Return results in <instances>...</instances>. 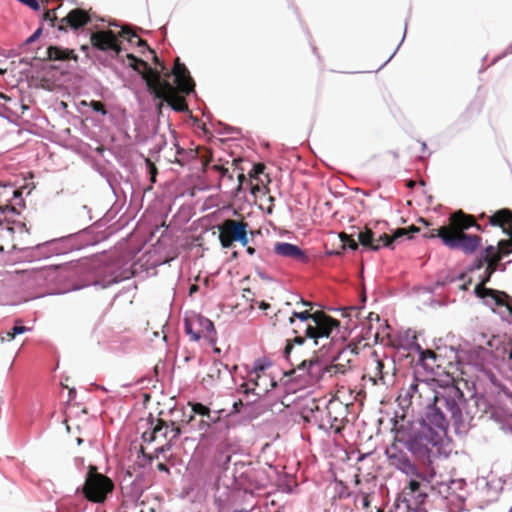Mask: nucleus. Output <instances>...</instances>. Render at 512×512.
<instances>
[{
  "label": "nucleus",
  "instance_id": "f257e3e1",
  "mask_svg": "<svg viewBox=\"0 0 512 512\" xmlns=\"http://www.w3.org/2000/svg\"><path fill=\"white\" fill-rule=\"evenodd\" d=\"M126 58L129 61V67L142 76L148 91L155 98L164 100L177 112H185L188 110L185 97L180 95L179 92L186 95L190 94L194 90L195 83L190 76L189 70L184 63L180 62L179 58H176L172 70L176 86L162 79L158 70L151 68L146 61L137 58L134 54L128 53Z\"/></svg>",
  "mask_w": 512,
  "mask_h": 512
},
{
  "label": "nucleus",
  "instance_id": "f03ea898",
  "mask_svg": "<svg viewBox=\"0 0 512 512\" xmlns=\"http://www.w3.org/2000/svg\"><path fill=\"white\" fill-rule=\"evenodd\" d=\"M392 431L396 432V441L406 446L432 480L436 475L433 449L442 443L445 432L429 422L420 423L419 428L414 429L411 425L399 424L396 419L393 422Z\"/></svg>",
  "mask_w": 512,
  "mask_h": 512
},
{
  "label": "nucleus",
  "instance_id": "7ed1b4c3",
  "mask_svg": "<svg viewBox=\"0 0 512 512\" xmlns=\"http://www.w3.org/2000/svg\"><path fill=\"white\" fill-rule=\"evenodd\" d=\"M471 227L482 231L481 225L476 222L474 216L458 210L448 218V224L437 229H431L423 234L424 238H439L443 245L452 250H461L463 253L473 254L481 244V237L465 233Z\"/></svg>",
  "mask_w": 512,
  "mask_h": 512
},
{
  "label": "nucleus",
  "instance_id": "20e7f679",
  "mask_svg": "<svg viewBox=\"0 0 512 512\" xmlns=\"http://www.w3.org/2000/svg\"><path fill=\"white\" fill-rule=\"evenodd\" d=\"M458 396L462 397L459 390H448L441 393L434 390L430 398L433 407L427 415L428 422L440 431L445 432L448 426V418L455 422L461 421L462 411L456 400Z\"/></svg>",
  "mask_w": 512,
  "mask_h": 512
},
{
  "label": "nucleus",
  "instance_id": "39448f33",
  "mask_svg": "<svg viewBox=\"0 0 512 512\" xmlns=\"http://www.w3.org/2000/svg\"><path fill=\"white\" fill-rule=\"evenodd\" d=\"M142 422L138 429L144 428L141 434L143 442L151 444L163 440L165 443L161 446L162 451L165 446L169 447L181 434V428L175 422L169 424L162 418L154 417L152 414H149Z\"/></svg>",
  "mask_w": 512,
  "mask_h": 512
},
{
  "label": "nucleus",
  "instance_id": "423d86ee",
  "mask_svg": "<svg viewBox=\"0 0 512 512\" xmlns=\"http://www.w3.org/2000/svg\"><path fill=\"white\" fill-rule=\"evenodd\" d=\"M113 490V481L108 476L99 473L96 466L89 465L82 487L84 497L93 503H104L108 494H111Z\"/></svg>",
  "mask_w": 512,
  "mask_h": 512
},
{
  "label": "nucleus",
  "instance_id": "0eeeda50",
  "mask_svg": "<svg viewBox=\"0 0 512 512\" xmlns=\"http://www.w3.org/2000/svg\"><path fill=\"white\" fill-rule=\"evenodd\" d=\"M399 441H396V434L394 435L393 442L386 448L385 455L390 466L401 471L409 477H416L427 483L431 482L427 473L423 468H419L411 461L407 453L399 447Z\"/></svg>",
  "mask_w": 512,
  "mask_h": 512
},
{
  "label": "nucleus",
  "instance_id": "6e6552de",
  "mask_svg": "<svg viewBox=\"0 0 512 512\" xmlns=\"http://www.w3.org/2000/svg\"><path fill=\"white\" fill-rule=\"evenodd\" d=\"M366 371L373 384L388 385L394 379L396 366L393 359L373 350L370 352Z\"/></svg>",
  "mask_w": 512,
  "mask_h": 512
},
{
  "label": "nucleus",
  "instance_id": "1a4fd4ad",
  "mask_svg": "<svg viewBox=\"0 0 512 512\" xmlns=\"http://www.w3.org/2000/svg\"><path fill=\"white\" fill-rule=\"evenodd\" d=\"M301 416L308 423H314L320 428L333 429L335 433H340L343 429L342 425L337 424V417H331V404L327 405L325 409L319 406V400L309 399L306 400L301 406Z\"/></svg>",
  "mask_w": 512,
  "mask_h": 512
},
{
  "label": "nucleus",
  "instance_id": "9d476101",
  "mask_svg": "<svg viewBox=\"0 0 512 512\" xmlns=\"http://www.w3.org/2000/svg\"><path fill=\"white\" fill-rule=\"evenodd\" d=\"M306 322L318 329V335L325 336L328 339L335 328L339 327V321L325 314L323 311L312 313L310 310L294 311L289 318V323L295 321Z\"/></svg>",
  "mask_w": 512,
  "mask_h": 512
},
{
  "label": "nucleus",
  "instance_id": "9b49d317",
  "mask_svg": "<svg viewBox=\"0 0 512 512\" xmlns=\"http://www.w3.org/2000/svg\"><path fill=\"white\" fill-rule=\"evenodd\" d=\"M248 222L235 219H226L219 226V241L223 248H230L234 242L241 245L248 244Z\"/></svg>",
  "mask_w": 512,
  "mask_h": 512
},
{
  "label": "nucleus",
  "instance_id": "f8f14e48",
  "mask_svg": "<svg viewBox=\"0 0 512 512\" xmlns=\"http://www.w3.org/2000/svg\"><path fill=\"white\" fill-rule=\"evenodd\" d=\"M434 389L423 380L414 377L407 387H403L398 397L401 405H410L416 402L418 405L430 406V398Z\"/></svg>",
  "mask_w": 512,
  "mask_h": 512
},
{
  "label": "nucleus",
  "instance_id": "ddd939ff",
  "mask_svg": "<svg viewBox=\"0 0 512 512\" xmlns=\"http://www.w3.org/2000/svg\"><path fill=\"white\" fill-rule=\"evenodd\" d=\"M419 478L412 477L408 485L402 491L401 504H398L397 509L403 508L406 512H427L424 507L425 501L428 497L427 493L421 489Z\"/></svg>",
  "mask_w": 512,
  "mask_h": 512
},
{
  "label": "nucleus",
  "instance_id": "4468645a",
  "mask_svg": "<svg viewBox=\"0 0 512 512\" xmlns=\"http://www.w3.org/2000/svg\"><path fill=\"white\" fill-rule=\"evenodd\" d=\"M358 355V345L355 343H349L335 356H333L332 361L329 364L328 372H332V376L334 377L347 374L356 366Z\"/></svg>",
  "mask_w": 512,
  "mask_h": 512
},
{
  "label": "nucleus",
  "instance_id": "2eb2a0df",
  "mask_svg": "<svg viewBox=\"0 0 512 512\" xmlns=\"http://www.w3.org/2000/svg\"><path fill=\"white\" fill-rule=\"evenodd\" d=\"M276 386V381L266 371L264 365H259L249 373V379L241 387L244 388V393H254L257 396H261L269 392Z\"/></svg>",
  "mask_w": 512,
  "mask_h": 512
},
{
  "label": "nucleus",
  "instance_id": "dca6fc26",
  "mask_svg": "<svg viewBox=\"0 0 512 512\" xmlns=\"http://www.w3.org/2000/svg\"><path fill=\"white\" fill-rule=\"evenodd\" d=\"M292 326V332L295 337L292 340H288L284 349V356L288 361H291V352L293 350L294 343L303 344L306 338L314 339L315 344H318V340L325 338V336L318 335V329L314 328L312 324L306 322L295 321Z\"/></svg>",
  "mask_w": 512,
  "mask_h": 512
},
{
  "label": "nucleus",
  "instance_id": "f3484780",
  "mask_svg": "<svg viewBox=\"0 0 512 512\" xmlns=\"http://www.w3.org/2000/svg\"><path fill=\"white\" fill-rule=\"evenodd\" d=\"M293 366H295L298 370L304 371L307 373L309 377L310 383H316L320 380H326L328 378H332V372H328L329 364H324L317 357H312L309 360H302L293 362L290 361Z\"/></svg>",
  "mask_w": 512,
  "mask_h": 512
},
{
  "label": "nucleus",
  "instance_id": "a211bd4d",
  "mask_svg": "<svg viewBox=\"0 0 512 512\" xmlns=\"http://www.w3.org/2000/svg\"><path fill=\"white\" fill-rule=\"evenodd\" d=\"M91 44L98 50L109 51L112 50L116 56L122 51L121 43L117 40L112 30L97 31L91 34Z\"/></svg>",
  "mask_w": 512,
  "mask_h": 512
},
{
  "label": "nucleus",
  "instance_id": "6ab92c4d",
  "mask_svg": "<svg viewBox=\"0 0 512 512\" xmlns=\"http://www.w3.org/2000/svg\"><path fill=\"white\" fill-rule=\"evenodd\" d=\"M90 21L91 18L87 11L75 8L60 20L58 30L67 31V27L78 30L87 25Z\"/></svg>",
  "mask_w": 512,
  "mask_h": 512
},
{
  "label": "nucleus",
  "instance_id": "aec40b11",
  "mask_svg": "<svg viewBox=\"0 0 512 512\" xmlns=\"http://www.w3.org/2000/svg\"><path fill=\"white\" fill-rule=\"evenodd\" d=\"M481 281L475 287V294L479 298H492L496 305L498 306H506L509 313L512 315V298H510L505 292H500L494 289L486 288L485 284L487 282H483V277L480 276Z\"/></svg>",
  "mask_w": 512,
  "mask_h": 512
},
{
  "label": "nucleus",
  "instance_id": "412c9836",
  "mask_svg": "<svg viewBox=\"0 0 512 512\" xmlns=\"http://www.w3.org/2000/svg\"><path fill=\"white\" fill-rule=\"evenodd\" d=\"M197 322L200 328L196 332L193 331L192 324L186 325L187 332L191 335L192 339L199 340L204 338L211 344L215 343L216 331L213 322L203 317H200Z\"/></svg>",
  "mask_w": 512,
  "mask_h": 512
},
{
  "label": "nucleus",
  "instance_id": "4be33fe9",
  "mask_svg": "<svg viewBox=\"0 0 512 512\" xmlns=\"http://www.w3.org/2000/svg\"><path fill=\"white\" fill-rule=\"evenodd\" d=\"M274 252L278 256L293 259L302 263L308 261L306 253L297 245L287 242H276L274 245Z\"/></svg>",
  "mask_w": 512,
  "mask_h": 512
},
{
  "label": "nucleus",
  "instance_id": "5701e85b",
  "mask_svg": "<svg viewBox=\"0 0 512 512\" xmlns=\"http://www.w3.org/2000/svg\"><path fill=\"white\" fill-rule=\"evenodd\" d=\"M223 373L229 374L227 365H224L220 361H214L205 375L202 376L201 384L205 388L212 387L221 379Z\"/></svg>",
  "mask_w": 512,
  "mask_h": 512
},
{
  "label": "nucleus",
  "instance_id": "b1692460",
  "mask_svg": "<svg viewBox=\"0 0 512 512\" xmlns=\"http://www.w3.org/2000/svg\"><path fill=\"white\" fill-rule=\"evenodd\" d=\"M384 236H388L387 234H382L378 238H375L374 232L365 227L363 231L358 232V243H360L364 248L371 249L373 251L378 250L380 247L384 246L385 242Z\"/></svg>",
  "mask_w": 512,
  "mask_h": 512
},
{
  "label": "nucleus",
  "instance_id": "393cba45",
  "mask_svg": "<svg viewBox=\"0 0 512 512\" xmlns=\"http://www.w3.org/2000/svg\"><path fill=\"white\" fill-rule=\"evenodd\" d=\"M501 255L494 246L485 249L486 267L482 275L483 282H489L492 274L497 270Z\"/></svg>",
  "mask_w": 512,
  "mask_h": 512
},
{
  "label": "nucleus",
  "instance_id": "a878e982",
  "mask_svg": "<svg viewBox=\"0 0 512 512\" xmlns=\"http://www.w3.org/2000/svg\"><path fill=\"white\" fill-rule=\"evenodd\" d=\"M49 61H66V60H78V55L73 49L62 48L60 46H49L47 48V56L45 58Z\"/></svg>",
  "mask_w": 512,
  "mask_h": 512
},
{
  "label": "nucleus",
  "instance_id": "bb28decb",
  "mask_svg": "<svg viewBox=\"0 0 512 512\" xmlns=\"http://www.w3.org/2000/svg\"><path fill=\"white\" fill-rule=\"evenodd\" d=\"M489 224L500 228L512 227V211L507 208L498 210L489 217Z\"/></svg>",
  "mask_w": 512,
  "mask_h": 512
},
{
  "label": "nucleus",
  "instance_id": "cd10ccee",
  "mask_svg": "<svg viewBox=\"0 0 512 512\" xmlns=\"http://www.w3.org/2000/svg\"><path fill=\"white\" fill-rule=\"evenodd\" d=\"M420 231L419 227L415 225H411L408 228H398L395 232L390 236H384L385 242L383 243L384 247H391L394 241L404 236H408V238H412V235L418 233Z\"/></svg>",
  "mask_w": 512,
  "mask_h": 512
},
{
  "label": "nucleus",
  "instance_id": "c85d7f7f",
  "mask_svg": "<svg viewBox=\"0 0 512 512\" xmlns=\"http://www.w3.org/2000/svg\"><path fill=\"white\" fill-rule=\"evenodd\" d=\"M119 35L125 39H127L130 43L134 42V39H136V45L140 48H144L147 50H151L148 46L147 42L140 38L129 26L122 27Z\"/></svg>",
  "mask_w": 512,
  "mask_h": 512
},
{
  "label": "nucleus",
  "instance_id": "c756f323",
  "mask_svg": "<svg viewBox=\"0 0 512 512\" xmlns=\"http://www.w3.org/2000/svg\"><path fill=\"white\" fill-rule=\"evenodd\" d=\"M503 232L507 233L509 235V239L507 240H501L498 243V253L501 255H507L512 252V227L506 226L505 228H502Z\"/></svg>",
  "mask_w": 512,
  "mask_h": 512
},
{
  "label": "nucleus",
  "instance_id": "7c9ffc66",
  "mask_svg": "<svg viewBox=\"0 0 512 512\" xmlns=\"http://www.w3.org/2000/svg\"><path fill=\"white\" fill-rule=\"evenodd\" d=\"M340 239L344 246H348L352 250L358 248V242L354 239V234L340 233Z\"/></svg>",
  "mask_w": 512,
  "mask_h": 512
},
{
  "label": "nucleus",
  "instance_id": "2f4dec72",
  "mask_svg": "<svg viewBox=\"0 0 512 512\" xmlns=\"http://www.w3.org/2000/svg\"><path fill=\"white\" fill-rule=\"evenodd\" d=\"M192 411L195 414L201 415L203 417H210V409L209 407L203 405L202 403H189Z\"/></svg>",
  "mask_w": 512,
  "mask_h": 512
},
{
  "label": "nucleus",
  "instance_id": "473e14b6",
  "mask_svg": "<svg viewBox=\"0 0 512 512\" xmlns=\"http://www.w3.org/2000/svg\"><path fill=\"white\" fill-rule=\"evenodd\" d=\"M356 506L360 505L363 509H368L370 507V496L367 493H361L355 498Z\"/></svg>",
  "mask_w": 512,
  "mask_h": 512
},
{
  "label": "nucleus",
  "instance_id": "72a5a7b5",
  "mask_svg": "<svg viewBox=\"0 0 512 512\" xmlns=\"http://www.w3.org/2000/svg\"><path fill=\"white\" fill-rule=\"evenodd\" d=\"M220 417L217 415H212L210 412V417H206V420H202L200 422V430L203 432H207L208 428L210 427L211 423H217L219 422Z\"/></svg>",
  "mask_w": 512,
  "mask_h": 512
},
{
  "label": "nucleus",
  "instance_id": "f704fd0d",
  "mask_svg": "<svg viewBox=\"0 0 512 512\" xmlns=\"http://www.w3.org/2000/svg\"><path fill=\"white\" fill-rule=\"evenodd\" d=\"M266 166L263 163H256L250 172V177L253 179H259V176L264 173Z\"/></svg>",
  "mask_w": 512,
  "mask_h": 512
},
{
  "label": "nucleus",
  "instance_id": "c9c22d12",
  "mask_svg": "<svg viewBox=\"0 0 512 512\" xmlns=\"http://www.w3.org/2000/svg\"><path fill=\"white\" fill-rule=\"evenodd\" d=\"M22 321L20 319H17L15 321V326L10 330L11 333L16 337L18 334H23L30 330V328L21 325Z\"/></svg>",
  "mask_w": 512,
  "mask_h": 512
},
{
  "label": "nucleus",
  "instance_id": "e433bc0d",
  "mask_svg": "<svg viewBox=\"0 0 512 512\" xmlns=\"http://www.w3.org/2000/svg\"><path fill=\"white\" fill-rule=\"evenodd\" d=\"M89 106L95 111V112H99L101 113L102 115H106L107 114V110L105 108V105L100 102V101H96V100H92L90 103H89Z\"/></svg>",
  "mask_w": 512,
  "mask_h": 512
},
{
  "label": "nucleus",
  "instance_id": "4c0bfd02",
  "mask_svg": "<svg viewBox=\"0 0 512 512\" xmlns=\"http://www.w3.org/2000/svg\"><path fill=\"white\" fill-rule=\"evenodd\" d=\"M484 264H486V260H485V252L483 253L482 256L476 258L470 268L471 271H474V270H480L481 268H483Z\"/></svg>",
  "mask_w": 512,
  "mask_h": 512
},
{
  "label": "nucleus",
  "instance_id": "58836bf2",
  "mask_svg": "<svg viewBox=\"0 0 512 512\" xmlns=\"http://www.w3.org/2000/svg\"><path fill=\"white\" fill-rule=\"evenodd\" d=\"M43 19L45 21H49L51 26H55V22L57 21V16L55 14V10H47L44 15H43Z\"/></svg>",
  "mask_w": 512,
  "mask_h": 512
},
{
  "label": "nucleus",
  "instance_id": "ea45409f",
  "mask_svg": "<svg viewBox=\"0 0 512 512\" xmlns=\"http://www.w3.org/2000/svg\"><path fill=\"white\" fill-rule=\"evenodd\" d=\"M212 169L216 172H219L221 177L228 176L229 179H232V175L229 174L228 168L221 166V165H213Z\"/></svg>",
  "mask_w": 512,
  "mask_h": 512
},
{
  "label": "nucleus",
  "instance_id": "a19ab883",
  "mask_svg": "<svg viewBox=\"0 0 512 512\" xmlns=\"http://www.w3.org/2000/svg\"><path fill=\"white\" fill-rule=\"evenodd\" d=\"M147 164L149 165V173H150V178H151L150 180H151V182L155 183L156 175H157V168L149 159H147Z\"/></svg>",
  "mask_w": 512,
  "mask_h": 512
},
{
  "label": "nucleus",
  "instance_id": "79ce46f5",
  "mask_svg": "<svg viewBox=\"0 0 512 512\" xmlns=\"http://www.w3.org/2000/svg\"><path fill=\"white\" fill-rule=\"evenodd\" d=\"M42 33V28H38L30 37H28L25 41L26 44H31L36 41Z\"/></svg>",
  "mask_w": 512,
  "mask_h": 512
},
{
  "label": "nucleus",
  "instance_id": "37998d69",
  "mask_svg": "<svg viewBox=\"0 0 512 512\" xmlns=\"http://www.w3.org/2000/svg\"><path fill=\"white\" fill-rule=\"evenodd\" d=\"M297 304H302L305 307H309L308 310H310V311L312 310L313 304L311 302H309V301H306V300L302 299V298H300V300L297 302Z\"/></svg>",
  "mask_w": 512,
  "mask_h": 512
},
{
  "label": "nucleus",
  "instance_id": "c03bdc74",
  "mask_svg": "<svg viewBox=\"0 0 512 512\" xmlns=\"http://www.w3.org/2000/svg\"><path fill=\"white\" fill-rule=\"evenodd\" d=\"M15 336L11 333V331L6 332L5 336L1 338L2 341H12Z\"/></svg>",
  "mask_w": 512,
  "mask_h": 512
},
{
  "label": "nucleus",
  "instance_id": "a18cd8bd",
  "mask_svg": "<svg viewBox=\"0 0 512 512\" xmlns=\"http://www.w3.org/2000/svg\"><path fill=\"white\" fill-rule=\"evenodd\" d=\"M245 180H246L245 175H244L243 173H240V174L238 175V182H239V184H238V190H240V189H241V187H242V185H243V183H244V181H245Z\"/></svg>",
  "mask_w": 512,
  "mask_h": 512
},
{
  "label": "nucleus",
  "instance_id": "49530a36",
  "mask_svg": "<svg viewBox=\"0 0 512 512\" xmlns=\"http://www.w3.org/2000/svg\"><path fill=\"white\" fill-rule=\"evenodd\" d=\"M150 52L153 54V60L156 64L160 65L162 68H164V65L163 63L159 60L158 56L156 55V53L151 49Z\"/></svg>",
  "mask_w": 512,
  "mask_h": 512
},
{
  "label": "nucleus",
  "instance_id": "de8ad7c7",
  "mask_svg": "<svg viewBox=\"0 0 512 512\" xmlns=\"http://www.w3.org/2000/svg\"><path fill=\"white\" fill-rule=\"evenodd\" d=\"M423 357H424V358H426V357L435 358V357H436V354H435V352H433L432 350H426V351L423 353Z\"/></svg>",
  "mask_w": 512,
  "mask_h": 512
},
{
  "label": "nucleus",
  "instance_id": "09e8293b",
  "mask_svg": "<svg viewBox=\"0 0 512 512\" xmlns=\"http://www.w3.org/2000/svg\"><path fill=\"white\" fill-rule=\"evenodd\" d=\"M260 190H261V189H260L259 184H255V185H253V186L251 187V193H252L253 195H256L258 192H260Z\"/></svg>",
  "mask_w": 512,
  "mask_h": 512
},
{
  "label": "nucleus",
  "instance_id": "8fccbe9b",
  "mask_svg": "<svg viewBox=\"0 0 512 512\" xmlns=\"http://www.w3.org/2000/svg\"><path fill=\"white\" fill-rule=\"evenodd\" d=\"M243 406V403L241 400L234 403L233 407L236 412H240V407Z\"/></svg>",
  "mask_w": 512,
  "mask_h": 512
},
{
  "label": "nucleus",
  "instance_id": "3c124183",
  "mask_svg": "<svg viewBox=\"0 0 512 512\" xmlns=\"http://www.w3.org/2000/svg\"><path fill=\"white\" fill-rule=\"evenodd\" d=\"M198 289L199 288H198V286L196 284L191 285L190 288H189V294L190 295L194 294L195 292L198 291Z\"/></svg>",
  "mask_w": 512,
  "mask_h": 512
},
{
  "label": "nucleus",
  "instance_id": "603ef678",
  "mask_svg": "<svg viewBox=\"0 0 512 512\" xmlns=\"http://www.w3.org/2000/svg\"><path fill=\"white\" fill-rule=\"evenodd\" d=\"M161 101L156 105L157 107V110H158V113L160 114L161 111H162V107H163V102H165L164 100L160 99Z\"/></svg>",
  "mask_w": 512,
  "mask_h": 512
},
{
  "label": "nucleus",
  "instance_id": "864d4df0",
  "mask_svg": "<svg viewBox=\"0 0 512 512\" xmlns=\"http://www.w3.org/2000/svg\"><path fill=\"white\" fill-rule=\"evenodd\" d=\"M246 251L249 255H253L255 253V249L251 246H248Z\"/></svg>",
  "mask_w": 512,
  "mask_h": 512
},
{
  "label": "nucleus",
  "instance_id": "5fc2aeb1",
  "mask_svg": "<svg viewBox=\"0 0 512 512\" xmlns=\"http://www.w3.org/2000/svg\"><path fill=\"white\" fill-rule=\"evenodd\" d=\"M158 469L161 470V471H167L168 470L166 465L162 464V463L158 464Z\"/></svg>",
  "mask_w": 512,
  "mask_h": 512
},
{
  "label": "nucleus",
  "instance_id": "6e6d98bb",
  "mask_svg": "<svg viewBox=\"0 0 512 512\" xmlns=\"http://www.w3.org/2000/svg\"><path fill=\"white\" fill-rule=\"evenodd\" d=\"M269 306H270V305H269V304H267V303H265V302H262V303L260 304V308H261L262 310H266Z\"/></svg>",
  "mask_w": 512,
  "mask_h": 512
},
{
  "label": "nucleus",
  "instance_id": "4d7b16f0",
  "mask_svg": "<svg viewBox=\"0 0 512 512\" xmlns=\"http://www.w3.org/2000/svg\"><path fill=\"white\" fill-rule=\"evenodd\" d=\"M7 72V69L0 68V75H4Z\"/></svg>",
  "mask_w": 512,
  "mask_h": 512
},
{
  "label": "nucleus",
  "instance_id": "13d9d810",
  "mask_svg": "<svg viewBox=\"0 0 512 512\" xmlns=\"http://www.w3.org/2000/svg\"><path fill=\"white\" fill-rule=\"evenodd\" d=\"M419 221L424 223L425 225H428V222L425 219H423V218H420Z\"/></svg>",
  "mask_w": 512,
  "mask_h": 512
},
{
  "label": "nucleus",
  "instance_id": "bf43d9fd",
  "mask_svg": "<svg viewBox=\"0 0 512 512\" xmlns=\"http://www.w3.org/2000/svg\"><path fill=\"white\" fill-rule=\"evenodd\" d=\"M234 512H250V511L241 509V510H235Z\"/></svg>",
  "mask_w": 512,
  "mask_h": 512
},
{
  "label": "nucleus",
  "instance_id": "052dcab7",
  "mask_svg": "<svg viewBox=\"0 0 512 512\" xmlns=\"http://www.w3.org/2000/svg\"><path fill=\"white\" fill-rule=\"evenodd\" d=\"M0 97H1V98H4V99H6V98H7V96H6L5 94H3V93H0Z\"/></svg>",
  "mask_w": 512,
  "mask_h": 512
},
{
  "label": "nucleus",
  "instance_id": "680f3d73",
  "mask_svg": "<svg viewBox=\"0 0 512 512\" xmlns=\"http://www.w3.org/2000/svg\"><path fill=\"white\" fill-rule=\"evenodd\" d=\"M408 185H409L410 187H413V186H414V182H413V181H410Z\"/></svg>",
  "mask_w": 512,
  "mask_h": 512
},
{
  "label": "nucleus",
  "instance_id": "e2e57ef3",
  "mask_svg": "<svg viewBox=\"0 0 512 512\" xmlns=\"http://www.w3.org/2000/svg\"><path fill=\"white\" fill-rule=\"evenodd\" d=\"M207 165H208V160L204 162V169H206Z\"/></svg>",
  "mask_w": 512,
  "mask_h": 512
},
{
  "label": "nucleus",
  "instance_id": "0e129e2a",
  "mask_svg": "<svg viewBox=\"0 0 512 512\" xmlns=\"http://www.w3.org/2000/svg\"><path fill=\"white\" fill-rule=\"evenodd\" d=\"M350 310L357 311L358 309L356 307H351Z\"/></svg>",
  "mask_w": 512,
  "mask_h": 512
},
{
  "label": "nucleus",
  "instance_id": "69168bd1",
  "mask_svg": "<svg viewBox=\"0 0 512 512\" xmlns=\"http://www.w3.org/2000/svg\"><path fill=\"white\" fill-rule=\"evenodd\" d=\"M214 351H215L216 353H219V352H220V349H219V348H215V349H214Z\"/></svg>",
  "mask_w": 512,
  "mask_h": 512
},
{
  "label": "nucleus",
  "instance_id": "338daca9",
  "mask_svg": "<svg viewBox=\"0 0 512 512\" xmlns=\"http://www.w3.org/2000/svg\"><path fill=\"white\" fill-rule=\"evenodd\" d=\"M194 419L193 416H190L189 422H191Z\"/></svg>",
  "mask_w": 512,
  "mask_h": 512
},
{
  "label": "nucleus",
  "instance_id": "774afa93",
  "mask_svg": "<svg viewBox=\"0 0 512 512\" xmlns=\"http://www.w3.org/2000/svg\"><path fill=\"white\" fill-rule=\"evenodd\" d=\"M376 512H382V511H381L380 509H377V511H376Z\"/></svg>",
  "mask_w": 512,
  "mask_h": 512
}]
</instances>
